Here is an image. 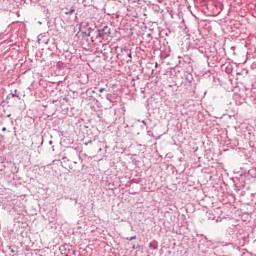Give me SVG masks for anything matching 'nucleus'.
Returning a JSON list of instances; mask_svg holds the SVG:
<instances>
[{
	"label": "nucleus",
	"mask_w": 256,
	"mask_h": 256,
	"mask_svg": "<svg viewBox=\"0 0 256 256\" xmlns=\"http://www.w3.org/2000/svg\"><path fill=\"white\" fill-rule=\"evenodd\" d=\"M75 12V9L72 8L69 12H65V15H72Z\"/></svg>",
	"instance_id": "obj_1"
},
{
	"label": "nucleus",
	"mask_w": 256,
	"mask_h": 256,
	"mask_svg": "<svg viewBox=\"0 0 256 256\" xmlns=\"http://www.w3.org/2000/svg\"><path fill=\"white\" fill-rule=\"evenodd\" d=\"M2 131H4V132H5V131H6V128L4 127V128L2 129Z\"/></svg>",
	"instance_id": "obj_2"
},
{
	"label": "nucleus",
	"mask_w": 256,
	"mask_h": 256,
	"mask_svg": "<svg viewBox=\"0 0 256 256\" xmlns=\"http://www.w3.org/2000/svg\"><path fill=\"white\" fill-rule=\"evenodd\" d=\"M135 239V237H132L130 240L132 241V240H134Z\"/></svg>",
	"instance_id": "obj_3"
},
{
	"label": "nucleus",
	"mask_w": 256,
	"mask_h": 256,
	"mask_svg": "<svg viewBox=\"0 0 256 256\" xmlns=\"http://www.w3.org/2000/svg\"><path fill=\"white\" fill-rule=\"evenodd\" d=\"M100 92H103V89H100Z\"/></svg>",
	"instance_id": "obj_4"
}]
</instances>
